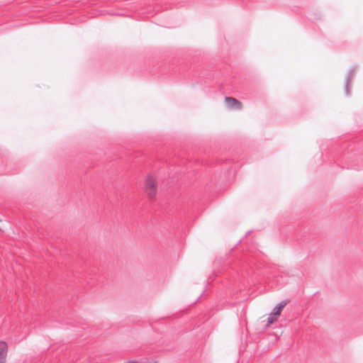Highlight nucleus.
Returning <instances> with one entry per match:
<instances>
[{
	"instance_id": "20e7f679",
	"label": "nucleus",
	"mask_w": 363,
	"mask_h": 363,
	"mask_svg": "<svg viewBox=\"0 0 363 363\" xmlns=\"http://www.w3.org/2000/svg\"><path fill=\"white\" fill-rule=\"evenodd\" d=\"M354 71H355V67H352V69H350V72H349V73H348V74H347V77L345 79V91L346 95H349L350 94L349 87L350 86L352 77L354 76Z\"/></svg>"
},
{
	"instance_id": "0eeeda50",
	"label": "nucleus",
	"mask_w": 363,
	"mask_h": 363,
	"mask_svg": "<svg viewBox=\"0 0 363 363\" xmlns=\"http://www.w3.org/2000/svg\"><path fill=\"white\" fill-rule=\"evenodd\" d=\"M286 303H287L286 301H282L276 306V308H279V311L281 312L282 311V309L285 307Z\"/></svg>"
},
{
	"instance_id": "423d86ee",
	"label": "nucleus",
	"mask_w": 363,
	"mask_h": 363,
	"mask_svg": "<svg viewBox=\"0 0 363 363\" xmlns=\"http://www.w3.org/2000/svg\"><path fill=\"white\" fill-rule=\"evenodd\" d=\"M286 303H287L286 301H282L276 306V308H279V311L281 312L282 311V309L285 307Z\"/></svg>"
},
{
	"instance_id": "f257e3e1",
	"label": "nucleus",
	"mask_w": 363,
	"mask_h": 363,
	"mask_svg": "<svg viewBox=\"0 0 363 363\" xmlns=\"http://www.w3.org/2000/svg\"><path fill=\"white\" fill-rule=\"evenodd\" d=\"M144 189L150 197H153L156 194L157 186L155 179L153 176L149 175L145 182Z\"/></svg>"
},
{
	"instance_id": "6e6552de",
	"label": "nucleus",
	"mask_w": 363,
	"mask_h": 363,
	"mask_svg": "<svg viewBox=\"0 0 363 363\" xmlns=\"http://www.w3.org/2000/svg\"><path fill=\"white\" fill-rule=\"evenodd\" d=\"M272 313H273V315L277 316H279L281 313L280 311H279V308H277L276 307L274 308Z\"/></svg>"
},
{
	"instance_id": "1a4fd4ad",
	"label": "nucleus",
	"mask_w": 363,
	"mask_h": 363,
	"mask_svg": "<svg viewBox=\"0 0 363 363\" xmlns=\"http://www.w3.org/2000/svg\"><path fill=\"white\" fill-rule=\"evenodd\" d=\"M126 363H138V362H136V361H130V362H128Z\"/></svg>"
},
{
	"instance_id": "f03ea898",
	"label": "nucleus",
	"mask_w": 363,
	"mask_h": 363,
	"mask_svg": "<svg viewBox=\"0 0 363 363\" xmlns=\"http://www.w3.org/2000/svg\"><path fill=\"white\" fill-rule=\"evenodd\" d=\"M225 102L228 108L239 110L241 108V103L235 98L225 97Z\"/></svg>"
},
{
	"instance_id": "39448f33",
	"label": "nucleus",
	"mask_w": 363,
	"mask_h": 363,
	"mask_svg": "<svg viewBox=\"0 0 363 363\" xmlns=\"http://www.w3.org/2000/svg\"><path fill=\"white\" fill-rule=\"evenodd\" d=\"M277 316L273 315V313H271L269 316L268 317V319H267L268 324L273 323L274 322H275L277 320Z\"/></svg>"
},
{
	"instance_id": "7ed1b4c3",
	"label": "nucleus",
	"mask_w": 363,
	"mask_h": 363,
	"mask_svg": "<svg viewBox=\"0 0 363 363\" xmlns=\"http://www.w3.org/2000/svg\"><path fill=\"white\" fill-rule=\"evenodd\" d=\"M7 352V344L4 341H0V363H6Z\"/></svg>"
}]
</instances>
